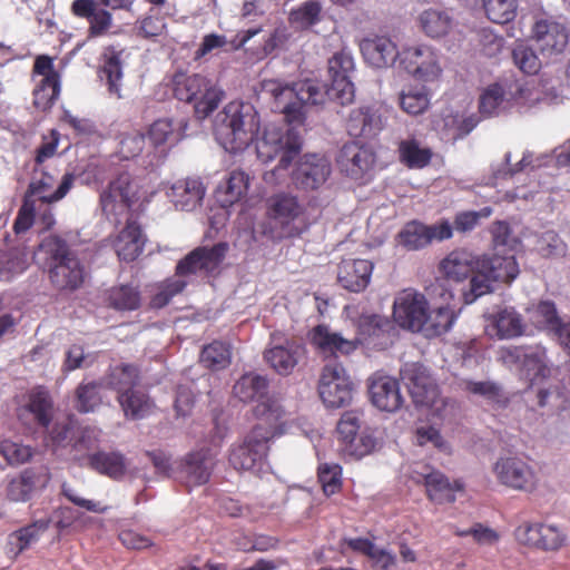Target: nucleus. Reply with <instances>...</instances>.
Segmentation results:
<instances>
[{
	"label": "nucleus",
	"instance_id": "nucleus-24",
	"mask_svg": "<svg viewBox=\"0 0 570 570\" xmlns=\"http://www.w3.org/2000/svg\"><path fill=\"white\" fill-rule=\"evenodd\" d=\"M57 175L46 167H35L29 184L28 196L37 197L42 203L51 204L61 200L71 189L75 175L67 173L55 189Z\"/></svg>",
	"mask_w": 570,
	"mask_h": 570
},
{
	"label": "nucleus",
	"instance_id": "nucleus-60",
	"mask_svg": "<svg viewBox=\"0 0 570 570\" xmlns=\"http://www.w3.org/2000/svg\"><path fill=\"white\" fill-rule=\"evenodd\" d=\"M109 302L119 311H134L140 305V295L132 286L121 285L109 293Z\"/></svg>",
	"mask_w": 570,
	"mask_h": 570
},
{
	"label": "nucleus",
	"instance_id": "nucleus-62",
	"mask_svg": "<svg viewBox=\"0 0 570 570\" xmlns=\"http://www.w3.org/2000/svg\"><path fill=\"white\" fill-rule=\"evenodd\" d=\"M361 416L362 414L357 411H347L343 413L337 423V433L344 443L345 452L354 441H357V434L361 428Z\"/></svg>",
	"mask_w": 570,
	"mask_h": 570
},
{
	"label": "nucleus",
	"instance_id": "nucleus-31",
	"mask_svg": "<svg viewBox=\"0 0 570 570\" xmlns=\"http://www.w3.org/2000/svg\"><path fill=\"white\" fill-rule=\"evenodd\" d=\"M400 374L416 405L426 403V397L433 395V391L438 387L428 368L420 363H405Z\"/></svg>",
	"mask_w": 570,
	"mask_h": 570
},
{
	"label": "nucleus",
	"instance_id": "nucleus-14",
	"mask_svg": "<svg viewBox=\"0 0 570 570\" xmlns=\"http://www.w3.org/2000/svg\"><path fill=\"white\" fill-rule=\"evenodd\" d=\"M140 198L139 185L128 173H121L100 193V207L109 220L119 223Z\"/></svg>",
	"mask_w": 570,
	"mask_h": 570
},
{
	"label": "nucleus",
	"instance_id": "nucleus-22",
	"mask_svg": "<svg viewBox=\"0 0 570 570\" xmlns=\"http://www.w3.org/2000/svg\"><path fill=\"white\" fill-rule=\"evenodd\" d=\"M521 544L544 551L559 550L566 543L567 535L554 524L524 522L514 532Z\"/></svg>",
	"mask_w": 570,
	"mask_h": 570
},
{
	"label": "nucleus",
	"instance_id": "nucleus-4",
	"mask_svg": "<svg viewBox=\"0 0 570 570\" xmlns=\"http://www.w3.org/2000/svg\"><path fill=\"white\" fill-rule=\"evenodd\" d=\"M301 148L302 138L294 127L285 129L283 126L268 124L262 137L256 139L257 157L264 163L273 160L278 155L281 158L273 169L264 173V181L271 186L286 183L291 177L289 167Z\"/></svg>",
	"mask_w": 570,
	"mask_h": 570
},
{
	"label": "nucleus",
	"instance_id": "nucleus-45",
	"mask_svg": "<svg viewBox=\"0 0 570 570\" xmlns=\"http://www.w3.org/2000/svg\"><path fill=\"white\" fill-rule=\"evenodd\" d=\"M455 320V312L449 304L432 309L428 307L424 324L419 333H422L426 337L442 335L453 326Z\"/></svg>",
	"mask_w": 570,
	"mask_h": 570
},
{
	"label": "nucleus",
	"instance_id": "nucleus-20",
	"mask_svg": "<svg viewBox=\"0 0 570 570\" xmlns=\"http://www.w3.org/2000/svg\"><path fill=\"white\" fill-rule=\"evenodd\" d=\"M425 296L413 288L397 293L393 304L394 321L403 328L420 332L428 311Z\"/></svg>",
	"mask_w": 570,
	"mask_h": 570
},
{
	"label": "nucleus",
	"instance_id": "nucleus-64",
	"mask_svg": "<svg viewBox=\"0 0 570 570\" xmlns=\"http://www.w3.org/2000/svg\"><path fill=\"white\" fill-rule=\"evenodd\" d=\"M537 250L546 257H560L566 255L567 245L553 230H547L538 236Z\"/></svg>",
	"mask_w": 570,
	"mask_h": 570
},
{
	"label": "nucleus",
	"instance_id": "nucleus-55",
	"mask_svg": "<svg viewBox=\"0 0 570 570\" xmlns=\"http://www.w3.org/2000/svg\"><path fill=\"white\" fill-rule=\"evenodd\" d=\"M322 6L317 1H306L299 7L292 9L288 20L292 27L305 30L321 20Z\"/></svg>",
	"mask_w": 570,
	"mask_h": 570
},
{
	"label": "nucleus",
	"instance_id": "nucleus-58",
	"mask_svg": "<svg viewBox=\"0 0 570 570\" xmlns=\"http://www.w3.org/2000/svg\"><path fill=\"white\" fill-rule=\"evenodd\" d=\"M138 382V371L134 365L125 364L112 368L109 384L118 392L129 393L135 391Z\"/></svg>",
	"mask_w": 570,
	"mask_h": 570
},
{
	"label": "nucleus",
	"instance_id": "nucleus-26",
	"mask_svg": "<svg viewBox=\"0 0 570 570\" xmlns=\"http://www.w3.org/2000/svg\"><path fill=\"white\" fill-rule=\"evenodd\" d=\"M504 161L507 169L504 170H498L497 175L502 177H513L518 174H521L525 171L527 174H530L535 168H539L543 165H547L549 161H554L558 167H567L570 166V140L567 141L564 145H562L559 148H556L553 150L552 156H543L542 158L537 157L534 158L531 153L523 154L520 161H518L514 165H511V154L507 153L504 155Z\"/></svg>",
	"mask_w": 570,
	"mask_h": 570
},
{
	"label": "nucleus",
	"instance_id": "nucleus-35",
	"mask_svg": "<svg viewBox=\"0 0 570 570\" xmlns=\"http://www.w3.org/2000/svg\"><path fill=\"white\" fill-rule=\"evenodd\" d=\"M373 272V264L367 259H344L337 278L340 284L350 292H362L367 287Z\"/></svg>",
	"mask_w": 570,
	"mask_h": 570
},
{
	"label": "nucleus",
	"instance_id": "nucleus-28",
	"mask_svg": "<svg viewBox=\"0 0 570 570\" xmlns=\"http://www.w3.org/2000/svg\"><path fill=\"white\" fill-rule=\"evenodd\" d=\"M485 332L491 337L511 340L524 333L522 315L513 307H502L487 316Z\"/></svg>",
	"mask_w": 570,
	"mask_h": 570
},
{
	"label": "nucleus",
	"instance_id": "nucleus-63",
	"mask_svg": "<svg viewBox=\"0 0 570 570\" xmlns=\"http://www.w3.org/2000/svg\"><path fill=\"white\" fill-rule=\"evenodd\" d=\"M512 57L515 66L524 73L535 75L541 68V60L535 51L524 43L513 48Z\"/></svg>",
	"mask_w": 570,
	"mask_h": 570
},
{
	"label": "nucleus",
	"instance_id": "nucleus-56",
	"mask_svg": "<svg viewBox=\"0 0 570 570\" xmlns=\"http://www.w3.org/2000/svg\"><path fill=\"white\" fill-rule=\"evenodd\" d=\"M35 450L18 440L0 441V455L9 465L17 466L27 463L33 456Z\"/></svg>",
	"mask_w": 570,
	"mask_h": 570
},
{
	"label": "nucleus",
	"instance_id": "nucleus-44",
	"mask_svg": "<svg viewBox=\"0 0 570 570\" xmlns=\"http://www.w3.org/2000/svg\"><path fill=\"white\" fill-rule=\"evenodd\" d=\"M121 55L122 50H116L114 47L106 48L104 65L100 70V78L101 80L106 79L108 92L117 99L121 98Z\"/></svg>",
	"mask_w": 570,
	"mask_h": 570
},
{
	"label": "nucleus",
	"instance_id": "nucleus-13",
	"mask_svg": "<svg viewBox=\"0 0 570 570\" xmlns=\"http://www.w3.org/2000/svg\"><path fill=\"white\" fill-rule=\"evenodd\" d=\"M399 66L421 82H434L443 72L441 52L428 43L404 46L399 53Z\"/></svg>",
	"mask_w": 570,
	"mask_h": 570
},
{
	"label": "nucleus",
	"instance_id": "nucleus-15",
	"mask_svg": "<svg viewBox=\"0 0 570 570\" xmlns=\"http://www.w3.org/2000/svg\"><path fill=\"white\" fill-rule=\"evenodd\" d=\"M318 393L327 407H342L352 400V381L344 366L330 361L322 370Z\"/></svg>",
	"mask_w": 570,
	"mask_h": 570
},
{
	"label": "nucleus",
	"instance_id": "nucleus-48",
	"mask_svg": "<svg viewBox=\"0 0 570 570\" xmlns=\"http://www.w3.org/2000/svg\"><path fill=\"white\" fill-rule=\"evenodd\" d=\"M117 399L125 416L131 420L146 417L154 409V403L150 397L139 389L130 391L129 393L122 392Z\"/></svg>",
	"mask_w": 570,
	"mask_h": 570
},
{
	"label": "nucleus",
	"instance_id": "nucleus-9",
	"mask_svg": "<svg viewBox=\"0 0 570 570\" xmlns=\"http://www.w3.org/2000/svg\"><path fill=\"white\" fill-rule=\"evenodd\" d=\"M262 233L273 240L298 236L306 228V208L296 195L279 191L266 199Z\"/></svg>",
	"mask_w": 570,
	"mask_h": 570
},
{
	"label": "nucleus",
	"instance_id": "nucleus-53",
	"mask_svg": "<svg viewBox=\"0 0 570 570\" xmlns=\"http://www.w3.org/2000/svg\"><path fill=\"white\" fill-rule=\"evenodd\" d=\"M465 390L476 396L482 397L488 403L498 407H504L508 404V395L502 387L492 381H466Z\"/></svg>",
	"mask_w": 570,
	"mask_h": 570
},
{
	"label": "nucleus",
	"instance_id": "nucleus-25",
	"mask_svg": "<svg viewBox=\"0 0 570 570\" xmlns=\"http://www.w3.org/2000/svg\"><path fill=\"white\" fill-rule=\"evenodd\" d=\"M411 478L416 483L424 484L428 498L436 504L455 501L456 492L463 490L461 482L451 483L442 472L425 465L421 470H413Z\"/></svg>",
	"mask_w": 570,
	"mask_h": 570
},
{
	"label": "nucleus",
	"instance_id": "nucleus-40",
	"mask_svg": "<svg viewBox=\"0 0 570 570\" xmlns=\"http://www.w3.org/2000/svg\"><path fill=\"white\" fill-rule=\"evenodd\" d=\"M49 476L45 471L26 469L18 478L12 479L7 488L11 501H28L37 488L45 487Z\"/></svg>",
	"mask_w": 570,
	"mask_h": 570
},
{
	"label": "nucleus",
	"instance_id": "nucleus-27",
	"mask_svg": "<svg viewBox=\"0 0 570 570\" xmlns=\"http://www.w3.org/2000/svg\"><path fill=\"white\" fill-rule=\"evenodd\" d=\"M368 392L374 406L394 412L403 404L399 382L389 375L374 374L368 381Z\"/></svg>",
	"mask_w": 570,
	"mask_h": 570
},
{
	"label": "nucleus",
	"instance_id": "nucleus-21",
	"mask_svg": "<svg viewBox=\"0 0 570 570\" xmlns=\"http://www.w3.org/2000/svg\"><path fill=\"white\" fill-rule=\"evenodd\" d=\"M510 96L513 104L532 108L541 102L558 101L563 96V91L551 79L542 77L540 80L531 79L515 82L510 87Z\"/></svg>",
	"mask_w": 570,
	"mask_h": 570
},
{
	"label": "nucleus",
	"instance_id": "nucleus-17",
	"mask_svg": "<svg viewBox=\"0 0 570 570\" xmlns=\"http://www.w3.org/2000/svg\"><path fill=\"white\" fill-rule=\"evenodd\" d=\"M216 453L200 448L185 454L177 464L176 481L191 489L206 484L216 466Z\"/></svg>",
	"mask_w": 570,
	"mask_h": 570
},
{
	"label": "nucleus",
	"instance_id": "nucleus-43",
	"mask_svg": "<svg viewBox=\"0 0 570 570\" xmlns=\"http://www.w3.org/2000/svg\"><path fill=\"white\" fill-rule=\"evenodd\" d=\"M187 124L185 119L161 118L149 128L148 135L155 146L174 145L183 139Z\"/></svg>",
	"mask_w": 570,
	"mask_h": 570
},
{
	"label": "nucleus",
	"instance_id": "nucleus-5",
	"mask_svg": "<svg viewBox=\"0 0 570 570\" xmlns=\"http://www.w3.org/2000/svg\"><path fill=\"white\" fill-rule=\"evenodd\" d=\"M228 245L218 243L212 247H198L181 259L176 267V274L161 282L151 298V306L161 308L170 299L181 293L187 285V277L190 275H209L216 272L224 261Z\"/></svg>",
	"mask_w": 570,
	"mask_h": 570
},
{
	"label": "nucleus",
	"instance_id": "nucleus-32",
	"mask_svg": "<svg viewBox=\"0 0 570 570\" xmlns=\"http://www.w3.org/2000/svg\"><path fill=\"white\" fill-rule=\"evenodd\" d=\"M364 60L374 68H386L397 60L399 53L396 45L392 39L384 36L365 38L360 43Z\"/></svg>",
	"mask_w": 570,
	"mask_h": 570
},
{
	"label": "nucleus",
	"instance_id": "nucleus-47",
	"mask_svg": "<svg viewBox=\"0 0 570 570\" xmlns=\"http://www.w3.org/2000/svg\"><path fill=\"white\" fill-rule=\"evenodd\" d=\"M513 105L510 91L498 85L489 86L480 97V112L485 117L499 116Z\"/></svg>",
	"mask_w": 570,
	"mask_h": 570
},
{
	"label": "nucleus",
	"instance_id": "nucleus-41",
	"mask_svg": "<svg viewBox=\"0 0 570 570\" xmlns=\"http://www.w3.org/2000/svg\"><path fill=\"white\" fill-rule=\"evenodd\" d=\"M476 259L466 252H452L440 264V271L446 281L462 283L471 281L475 273Z\"/></svg>",
	"mask_w": 570,
	"mask_h": 570
},
{
	"label": "nucleus",
	"instance_id": "nucleus-18",
	"mask_svg": "<svg viewBox=\"0 0 570 570\" xmlns=\"http://www.w3.org/2000/svg\"><path fill=\"white\" fill-rule=\"evenodd\" d=\"M332 174L330 160L318 154H304L291 170L293 185L301 190L309 191L321 188Z\"/></svg>",
	"mask_w": 570,
	"mask_h": 570
},
{
	"label": "nucleus",
	"instance_id": "nucleus-38",
	"mask_svg": "<svg viewBox=\"0 0 570 570\" xmlns=\"http://www.w3.org/2000/svg\"><path fill=\"white\" fill-rule=\"evenodd\" d=\"M145 237L136 222L127 220L114 240V248L118 257L126 262L135 261L142 252Z\"/></svg>",
	"mask_w": 570,
	"mask_h": 570
},
{
	"label": "nucleus",
	"instance_id": "nucleus-30",
	"mask_svg": "<svg viewBox=\"0 0 570 570\" xmlns=\"http://www.w3.org/2000/svg\"><path fill=\"white\" fill-rule=\"evenodd\" d=\"M163 187L175 208L186 212L197 208L205 195L203 184L196 178L179 179L171 185L163 184Z\"/></svg>",
	"mask_w": 570,
	"mask_h": 570
},
{
	"label": "nucleus",
	"instance_id": "nucleus-1",
	"mask_svg": "<svg viewBox=\"0 0 570 570\" xmlns=\"http://www.w3.org/2000/svg\"><path fill=\"white\" fill-rule=\"evenodd\" d=\"M351 52L342 50L328 60L331 87L317 79H304L288 85L278 79H264L261 92L274 100L275 109L293 122H303L309 108L324 105L326 100L337 101L344 106L355 97L351 73L354 71Z\"/></svg>",
	"mask_w": 570,
	"mask_h": 570
},
{
	"label": "nucleus",
	"instance_id": "nucleus-59",
	"mask_svg": "<svg viewBox=\"0 0 570 570\" xmlns=\"http://www.w3.org/2000/svg\"><path fill=\"white\" fill-rule=\"evenodd\" d=\"M488 18L495 23H507L517 14V0H483Z\"/></svg>",
	"mask_w": 570,
	"mask_h": 570
},
{
	"label": "nucleus",
	"instance_id": "nucleus-50",
	"mask_svg": "<svg viewBox=\"0 0 570 570\" xmlns=\"http://www.w3.org/2000/svg\"><path fill=\"white\" fill-rule=\"evenodd\" d=\"M88 465L96 472L112 479L125 474L126 463L121 454L116 452H97L88 455Z\"/></svg>",
	"mask_w": 570,
	"mask_h": 570
},
{
	"label": "nucleus",
	"instance_id": "nucleus-37",
	"mask_svg": "<svg viewBox=\"0 0 570 570\" xmlns=\"http://www.w3.org/2000/svg\"><path fill=\"white\" fill-rule=\"evenodd\" d=\"M384 127L380 109L374 106L360 107L351 111L347 130L352 136H374Z\"/></svg>",
	"mask_w": 570,
	"mask_h": 570
},
{
	"label": "nucleus",
	"instance_id": "nucleus-49",
	"mask_svg": "<svg viewBox=\"0 0 570 570\" xmlns=\"http://www.w3.org/2000/svg\"><path fill=\"white\" fill-rule=\"evenodd\" d=\"M401 109L411 116L425 112L431 104V92L425 86H410L400 92Z\"/></svg>",
	"mask_w": 570,
	"mask_h": 570
},
{
	"label": "nucleus",
	"instance_id": "nucleus-2",
	"mask_svg": "<svg viewBox=\"0 0 570 570\" xmlns=\"http://www.w3.org/2000/svg\"><path fill=\"white\" fill-rule=\"evenodd\" d=\"M253 413L259 422L242 443L230 449L229 463L238 471L261 470L267 455L268 442L289 432L292 428L287 411L273 401L259 403Z\"/></svg>",
	"mask_w": 570,
	"mask_h": 570
},
{
	"label": "nucleus",
	"instance_id": "nucleus-42",
	"mask_svg": "<svg viewBox=\"0 0 570 570\" xmlns=\"http://www.w3.org/2000/svg\"><path fill=\"white\" fill-rule=\"evenodd\" d=\"M532 324L543 331L558 336L567 325L558 315L556 305L550 301H541L528 308Z\"/></svg>",
	"mask_w": 570,
	"mask_h": 570
},
{
	"label": "nucleus",
	"instance_id": "nucleus-23",
	"mask_svg": "<svg viewBox=\"0 0 570 570\" xmlns=\"http://www.w3.org/2000/svg\"><path fill=\"white\" fill-rule=\"evenodd\" d=\"M452 237V226L444 220L435 225H424L413 220L404 225L397 234V243L407 250L421 249L433 240H444Z\"/></svg>",
	"mask_w": 570,
	"mask_h": 570
},
{
	"label": "nucleus",
	"instance_id": "nucleus-7",
	"mask_svg": "<svg viewBox=\"0 0 570 570\" xmlns=\"http://www.w3.org/2000/svg\"><path fill=\"white\" fill-rule=\"evenodd\" d=\"M498 360L510 370L518 371L530 387L539 386L537 397L540 406H546L550 404V399L560 396L557 390L541 386L553 371L542 345L502 347Z\"/></svg>",
	"mask_w": 570,
	"mask_h": 570
},
{
	"label": "nucleus",
	"instance_id": "nucleus-12",
	"mask_svg": "<svg viewBox=\"0 0 570 570\" xmlns=\"http://www.w3.org/2000/svg\"><path fill=\"white\" fill-rule=\"evenodd\" d=\"M39 252L52 259L50 278L58 288H77L83 281V269L79 261L68 250L65 240L57 236L46 237Z\"/></svg>",
	"mask_w": 570,
	"mask_h": 570
},
{
	"label": "nucleus",
	"instance_id": "nucleus-29",
	"mask_svg": "<svg viewBox=\"0 0 570 570\" xmlns=\"http://www.w3.org/2000/svg\"><path fill=\"white\" fill-rule=\"evenodd\" d=\"M33 68L36 73L43 77L33 91L35 104L45 109L52 105L59 96V76L53 69L52 59L48 56L38 57Z\"/></svg>",
	"mask_w": 570,
	"mask_h": 570
},
{
	"label": "nucleus",
	"instance_id": "nucleus-11",
	"mask_svg": "<svg viewBox=\"0 0 570 570\" xmlns=\"http://www.w3.org/2000/svg\"><path fill=\"white\" fill-rule=\"evenodd\" d=\"M174 92L177 99L194 104L195 115L198 119L209 116L223 98V91L202 75H176Z\"/></svg>",
	"mask_w": 570,
	"mask_h": 570
},
{
	"label": "nucleus",
	"instance_id": "nucleus-33",
	"mask_svg": "<svg viewBox=\"0 0 570 570\" xmlns=\"http://www.w3.org/2000/svg\"><path fill=\"white\" fill-rule=\"evenodd\" d=\"M374 160V154L370 148L357 142H348L342 147L337 163L346 175L358 179L373 167Z\"/></svg>",
	"mask_w": 570,
	"mask_h": 570
},
{
	"label": "nucleus",
	"instance_id": "nucleus-34",
	"mask_svg": "<svg viewBox=\"0 0 570 570\" xmlns=\"http://www.w3.org/2000/svg\"><path fill=\"white\" fill-rule=\"evenodd\" d=\"M305 355L302 344L286 341L265 352V360L271 367L281 375L291 374Z\"/></svg>",
	"mask_w": 570,
	"mask_h": 570
},
{
	"label": "nucleus",
	"instance_id": "nucleus-61",
	"mask_svg": "<svg viewBox=\"0 0 570 570\" xmlns=\"http://www.w3.org/2000/svg\"><path fill=\"white\" fill-rule=\"evenodd\" d=\"M27 268L24 255L18 252L0 254V281L11 282Z\"/></svg>",
	"mask_w": 570,
	"mask_h": 570
},
{
	"label": "nucleus",
	"instance_id": "nucleus-8",
	"mask_svg": "<svg viewBox=\"0 0 570 570\" xmlns=\"http://www.w3.org/2000/svg\"><path fill=\"white\" fill-rule=\"evenodd\" d=\"M259 129V118L250 104L232 101L219 111L214 132L219 145L229 153L246 149Z\"/></svg>",
	"mask_w": 570,
	"mask_h": 570
},
{
	"label": "nucleus",
	"instance_id": "nucleus-3",
	"mask_svg": "<svg viewBox=\"0 0 570 570\" xmlns=\"http://www.w3.org/2000/svg\"><path fill=\"white\" fill-rule=\"evenodd\" d=\"M344 314L356 327L354 338H345L326 325H318L312 332L313 344L325 355H347L356 350L358 344L383 350L391 343V321L377 314H358L356 306H346Z\"/></svg>",
	"mask_w": 570,
	"mask_h": 570
},
{
	"label": "nucleus",
	"instance_id": "nucleus-16",
	"mask_svg": "<svg viewBox=\"0 0 570 570\" xmlns=\"http://www.w3.org/2000/svg\"><path fill=\"white\" fill-rule=\"evenodd\" d=\"M497 481L517 491L530 492L535 489L538 476L533 468L517 455H501L492 466Z\"/></svg>",
	"mask_w": 570,
	"mask_h": 570
},
{
	"label": "nucleus",
	"instance_id": "nucleus-19",
	"mask_svg": "<svg viewBox=\"0 0 570 570\" xmlns=\"http://www.w3.org/2000/svg\"><path fill=\"white\" fill-rule=\"evenodd\" d=\"M532 38L543 59L551 60L563 53L569 41V30L566 24L552 18L539 19L532 27Z\"/></svg>",
	"mask_w": 570,
	"mask_h": 570
},
{
	"label": "nucleus",
	"instance_id": "nucleus-54",
	"mask_svg": "<svg viewBox=\"0 0 570 570\" xmlns=\"http://www.w3.org/2000/svg\"><path fill=\"white\" fill-rule=\"evenodd\" d=\"M230 346L220 341L204 346L200 353V363L214 371L226 368L230 364Z\"/></svg>",
	"mask_w": 570,
	"mask_h": 570
},
{
	"label": "nucleus",
	"instance_id": "nucleus-52",
	"mask_svg": "<svg viewBox=\"0 0 570 570\" xmlns=\"http://www.w3.org/2000/svg\"><path fill=\"white\" fill-rule=\"evenodd\" d=\"M399 154L401 161L409 168H423L432 157L431 149L415 139L402 140L399 145Z\"/></svg>",
	"mask_w": 570,
	"mask_h": 570
},
{
	"label": "nucleus",
	"instance_id": "nucleus-6",
	"mask_svg": "<svg viewBox=\"0 0 570 570\" xmlns=\"http://www.w3.org/2000/svg\"><path fill=\"white\" fill-rule=\"evenodd\" d=\"M228 245L218 243L212 247H198L181 259L176 267V274L161 282L151 298V306L161 308L170 299L181 293L187 285V277L190 275H209L216 272L224 261Z\"/></svg>",
	"mask_w": 570,
	"mask_h": 570
},
{
	"label": "nucleus",
	"instance_id": "nucleus-51",
	"mask_svg": "<svg viewBox=\"0 0 570 570\" xmlns=\"http://www.w3.org/2000/svg\"><path fill=\"white\" fill-rule=\"evenodd\" d=\"M419 21L424 33L431 38L445 36L453 26L450 13L439 9L424 10L419 16Z\"/></svg>",
	"mask_w": 570,
	"mask_h": 570
},
{
	"label": "nucleus",
	"instance_id": "nucleus-46",
	"mask_svg": "<svg viewBox=\"0 0 570 570\" xmlns=\"http://www.w3.org/2000/svg\"><path fill=\"white\" fill-rule=\"evenodd\" d=\"M249 176L243 170H234L227 180L216 190L217 200L223 207H228L242 199L249 187Z\"/></svg>",
	"mask_w": 570,
	"mask_h": 570
},
{
	"label": "nucleus",
	"instance_id": "nucleus-10",
	"mask_svg": "<svg viewBox=\"0 0 570 570\" xmlns=\"http://www.w3.org/2000/svg\"><path fill=\"white\" fill-rule=\"evenodd\" d=\"M475 268L470 283L461 288L465 304H472L479 297L492 292L494 282H512L520 272L513 255H500L498 253L478 258Z\"/></svg>",
	"mask_w": 570,
	"mask_h": 570
},
{
	"label": "nucleus",
	"instance_id": "nucleus-57",
	"mask_svg": "<svg viewBox=\"0 0 570 570\" xmlns=\"http://www.w3.org/2000/svg\"><path fill=\"white\" fill-rule=\"evenodd\" d=\"M27 410L42 426H48L52 415V402L47 391L36 390L30 394Z\"/></svg>",
	"mask_w": 570,
	"mask_h": 570
},
{
	"label": "nucleus",
	"instance_id": "nucleus-36",
	"mask_svg": "<svg viewBox=\"0 0 570 570\" xmlns=\"http://www.w3.org/2000/svg\"><path fill=\"white\" fill-rule=\"evenodd\" d=\"M268 381L265 376L255 373L244 374L234 385V395L242 402L255 401L254 409L265 401L283 406L275 395L267 394Z\"/></svg>",
	"mask_w": 570,
	"mask_h": 570
},
{
	"label": "nucleus",
	"instance_id": "nucleus-39",
	"mask_svg": "<svg viewBox=\"0 0 570 570\" xmlns=\"http://www.w3.org/2000/svg\"><path fill=\"white\" fill-rule=\"evenodd\" d=\"M49 521L45 519L23 527L8 535L7 554L16 559L21 552L36 544L41 535L48 530Z\"/></svg>",
	"mask_w": 570,
	"mask_h": 570
}]
</instances>
